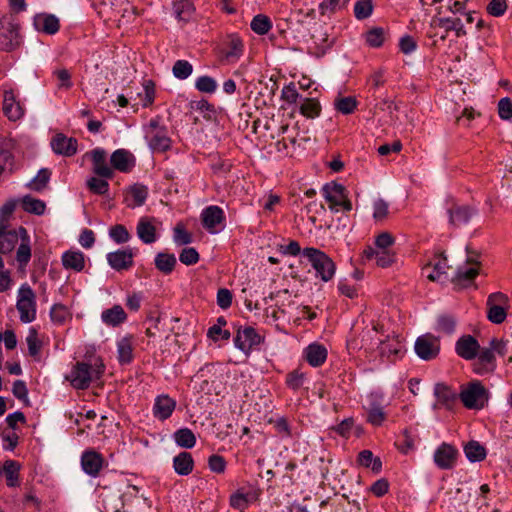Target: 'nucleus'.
<instances>
[{
    "instance_id": "nucleus-1",
    "label": "nucleus",
    "mask_w": 512,
    "mask_h": 512,
    "mask_svg": "<svg viewBox=\"0 0 512 512\" xmlns=\"http://www.w3.org/2000/svg\"><path fill=\"white\" fill-rule=\"evenodd\" d=\"M104 369L105 366L102 362L94 365L77 362L66 376V379L75 389L83 390L88 388L93 380L99 379L104 373Z\"/></svg>"
},
{
    "instance_id": "nucleus-2",
    "label": "nucleus",
    "mask_w": 512,
    "mask_h": 512,
    "mask_svg": "<svg viewBox=\"0 0 512 512\" xmlns=\"http://www.w3.org/2000/svg\"><path fill=\"white\" fill-rule=\"evenodd\" d=\"M302 255L315 270V276L317 278L328 282L334 277L336 264L325 252L317 248L307 247L302 250Z\"/></svg>"
},
{
    "instance_id": "nucleus-3",
    "label": "nucleus",
    "mask_w": 512,
    "mask_h": 512,
    "mask_svg": "<svg viewBox=\"0 0 512 512\" xmlns=\"http://www.w3.org/2000/svg\"><path fill=\"white\" fill-rule=\"evenodd\" d=\"M144 130L148 146L153 152H165L171 148L172 141L168 129L161 124L159 116L151 119Z\"/></svg>"
},
{
    "instance_id": "nucleus-4",
    "label": "nucleus",
    "mask_w": 512,
    "mask_h": 512,
    "mask_svg": "<svg viewBox=\"0 0 512 512\" xmlns=\"http://www.w3.org/2000/svg\"><path fill=\"white\" fill-rule=\"evenodd\" d=\"M19 24L12 15L0 18V50L10 52L20 46Z\"/></svg>"
},
{
    "instance_id": "nucleus-5",
    "label": "nucleus",
    "mask_w": 512,
    "mask_h": 512,
    "mask_svg": "<svg viewBox=\"0 0 512 512\" xmlns=\"http://www.w3.org/2000/svg\"><path fill=\"white\" fill-rule=\"evenodd\" d=\"M20 314V320L23 323H31L36 318V296L28 284H23L18 290L16 303Z\"/></svg>"
},
{
    "instance_id": "nucleus-6",
    "label": "nucleus",
    "mask_w": 512,
    "mask_h": 512,
    "mask_svg": "<svg viewBox=\"0 0 512 512\" xmlns=\"http://www.w3.org/2000/svg\"><path fill=\"white\" fill-rule=\"evenodd\" d=\"M322 192L332 211L338 212L340 208L345 211L352 209V204L347 198L346 189L343 185L335 182L327 183L323 186Z\"/></svg>"
},
{
    "instance_id": "nucleus-7",
    "label": "nucleus",
    "mask_w": 512,
    "mask_h": 512,
    "mask_svg": "<svg viewBox=\"0 0 512 512\" xmlns=\"http://www.w3.org/2000/svg\"><path fill=\"white\" fill-rule=\"evenodd\" d=\"M460 399L469 409H481L486 404L488 396L485 387L479 381H474L461 391Z\"/></svg>"
},
{
    "instance_id": "nucleus-8",
    "label": "nucleus",
    "mask_w": 512,
    "mask_h": 512,
    "mask_svg": "<svg viewBox=\"0 0 512 512\" xmlns=\"http://www.w3.org/2000/svg\"><path fill=\"white\" fill-rule=\"evenodd\" d=\"M161 222L151 216H142L136 225V235L146 245L155 243L159 239L158 228Z\"/></svg>"
},
{
    "instance_id": "nucleus-9",
    "label": "nucleus",
    "mask_w": 512,
    "mask_h": 512,
    "mask_svg": "<svg viewBox=\"0 0 512 512\" xmlns=\"http://www.w3.org/2000/svg\"><path fill=\"white\" fill-rule=\"evenodd\" d=\"M414 350L420 359L433 360L440 352L439 339L432 334L419 336L415 341Z\"/></svg>"
},
{
    "instance_id": "nucleus-10",
    "label": "nucleus",
    "mask_w": 512,
    "mask_h": 512,
    "mask_svg": "<svg viewBox=\"0 0 512 512\" xmlns=\"http://www.w3.org/2000/svg\"><path fill=\"white\" fill-rule=\"evenodd\" d=\"M507 301V296L501 292H495L489 295L487 299V318L495 324H501L506 319V311L502 306Z\"/></svg>"
},
{
    "instance_id": "nucleus-11",
    "label": "nucleus",
    "mask_w": 512,
    "mask_h": 512,
    "mask_svg": "<svg viewBox=\"0 0 512 512\" xmlns=\"http://www.w3.org/2000/svg\"><path fill=\"white\" fill-rule=\"evenodd\" d=\"M263 338L260 336L253 327H244L238 329L236 337L234 338L235 346L248 354L251 349L262 342Z\"/></svg>"
},
{
    "instance_id": "nucleus-12",
    "label": "nucleus",
    "mask_w": 512,
    "mask_h": 512,
    "mask_svg": "<svg viewBox=\"0 0 512 512\" xmlns=\"http://www.w3.org/2000/svg\"><path fill=\"white\" fill-rule=\"evenodd\" d=\"M458 451L448 443H442L434 452V462L436 466L443 470L452 469L457 460Z\"/></svg>"
},
{
    "instance_id": "nucleus-13",
    "label": "nucleus",
    "mask_w": 512,
    "mask_h": 512,
    "mask_svg": "<svg viewBox=\"0 0 512 512\" xmlns=\"http://www.w3.org/2000/svg\"><path fill=\"white\" fill-rule=\"evenodd\" d=\"M449 224L455 228L466 225L477 215V209L466 205H453L447 210Z\"/></svg>"
},
{
    "instance_id": "nucleus-14",
    "label": "nucleus",
    "mask_w": 512,
    "mask_h": 512,
    "mask_svg": "<svg viewBox=\"0 0 512 512\" xmlns=\"http://www.w3.org/2000/svg\"><path fill=\"white\" fill-rule=\"evenodd\" d=\"M480 345L472 335H463L455 343V352L465 360H473L478 355Z\"/></svg>"
},
{
    "instance_id": "nucleus-15",
    "label": "nucleus",
    "mask_w": 512,
    "mask_h": 512,
    "mask_svg": "<svg viewBox=\"0 0 512 512\" xmlns=\"http://www.w3.org/2000/svg\"><path fill=\"white\" fill-rule=\"evenodd\" d=\"M103 465L104 458L100 453L94 450H87L82 453L81 466L87 475L97 477L103 468Z\"/></svg>"
},
{
    "instance_id": "nucleus-16",
    "label": "nucleus",
    "mask_w": 512,
    "mask_h": 512,
    "mask_svg": "<svg viewBox=\"0 0 512 512\" xmlns=\"http://www.w3.org/2000/svg\"><path fill=\"white\" fill-rule=\"evenodd\" d=\"M3 112L10 121H17L24 115V109L12 90L3 92Z\"/></svg>"
},
{
    "instance_id": "nucleus-17",
    "label": "nucleus",
    "mask_w": 512,
    "mask_h": 512,
    "mask_svg": "<svg viewBox=\"0 0 512 512\" xmlns=\"http://www.w3.org/2000/svg\"><path fill=\"white\" fill-rule=\"evenodd\" d=\"M134 254L131 249L117 250L107 254V262L116 271L128 270L133 266Z\"/></svg>"
},
{
    "instance_id": "nucleus-18",
    "label": "nucleus",
    "mask_w": 512,
    "mask_h": 512,
    "mask_svg": "<svg viewBox=\"0 0 512 512\" xmlns=\"http://www.w3.org/2000/svg\"><path fill=\"white\" fill-rule=\"evenodd\" d=\"M92 171L99 177L112 178L113 168L106 161V151L102 148H96L91 151Z\"/></svg>"
},
{
    "instance_id": "nucleus-19",
    "label": "nucleus",
    "mask_w": 512,
    "mask_h": 512,
    "mask_svg": "<svg viewBox=\"0 0 512 512\" xmlns=\"http://www.w3.org/2000/svg\"><path fill=\"white\" fill-rule=\"evenodd\" d=\"M8 226L4 220L0 221V252L3 254L13 251L21 238L19 230L8 229Z\"/></svg>"
},
{
    "instance_id": "nucleus-20",
    "label": "nucleus",
    "mask_w": 512,
    "mask_h": 512,
    "mask_svg": "<svg viewBox=\"0 0 512 512\" xmlns=\"http://www.w3.org/2000/svg\"><path fill=\"white\" fill-rule=\"evenodd\" d=\"M77 140L72 137H67L64 134H57L51 141L52 150L58 154L66 157L73 156L77 152Z\"/></svg>"
},
{
    "instance_id": "nucleus-21",
    "label": "nucleus",
    "mask_w": 512,
    "mask_h": 512,
    "mask_svg": "<svg viewBox=\"0 0 512 512\" xmlns=\"http://www.w3.org/2000/svg\"><path fill=\"white\" fill-rule=\"evenodd\" d=\"M176 408V401L167 394L155 398L153 415L160 421L168 419Z\"/></svg>"
},
{
    "instance_id": "nucleus-22",
    "label": "nucleus",
    "mask_w": 512,
    "mask_h": 512,
    "mask_svg": "<svg viewBox=\"0 0 512 512\" xmlns=\"http://www.w3.org/2000/svg\"><path fill=\"white\" fill-rule=\"evenodd\" d=\"M202 224L211 233L216 232V227L224 220V212L218 206H209L201 214Z\"/></svg>"
},
{
    "instance_id": "nucleus-23",
    "label": "nucleus",
    "mask_w": 512,
    "mask_h": 512,
    "mask_svg": "<svg viewBox=\"0 0 512 512\" xmlns=\"http://www.w3.org/2000/svg\"><path fill=\"white\" fill-rule=\"evenodd\" d=\"M455 18H433L430 23L429 37H438L444 41L449 31L455 29Z\"/></svg>"
},
{
    "instance_id": "nucleus-24",
    "label": "nucleus",
    "mask_w": 512,
    "mask_h": 512,
    "mask_svg": "<svg viewBox=\"0 0 512 512\" xmlns=\"http://www.w3.org/2000/svg\"><path fill=\"white\" fill-rule=\"evenodd\" d=\"M34 26L38 31L55 34L60 28L59 19L53 14L41 13L35 16Z\"/></svg>"
},
{
    "instance_id": "nucleus-25",
    "label": "nucleus",
    "mask_w": 512,
    "mask_h": 512,
    "mask_svg": "<svg viewBox=\"0 0 512 512\" xmlns=\"http://www.w3.org/2000/svg\"><path fill=\"white\" fill-rule=\"evenodd\" d=\"M466 264L469 267L461 266L457 269L456 275L453 278V282L458 284L470 283L478 275V262L475 258L468 256Z\"/></svg>"
},
{
    "instance_id": "nucleus-26",
    "label": "nucleus",
    "mask_w": 512,
    "mask_h": 512,
    "mask_svg": "<svg viewBox=\"0 0 512 512\" xmlns=\"http://www.w3.org/2000/svg\"><path fill=\"white\" fill-rule=\"evenodd\" d=\"M110 162L113 169L128 172L134 166L133 155L124 149H118L111 155Z\"/></svg>"
},
{
    "instance_id": "nucleus-27",
    "label": "nucleus",
    "mask_w": 512,
    "mask_h": 512,
    "mask_svg": "<svg viewBox=\"0 0 512 512\" xmlns=\"http://www.w3.org/2000/svg\"><path fill=\"white\" fill-rule=\"evenodd\" d=\"M434 395L437 398V402L434 404L435 408L439 406L450 408L457 398L456 392L443 383H437L435 385Z\"/></svg>"
},
{
    "instance_id": "nucleus-28",
    "label": "nucleus",
    "mask_w": 512,
    "mask_h": 512,
    "mask_svg": "<svg viewBox=\"0 0 512 512\" xmlns=\"http://www.w3.org/2000/svg\"><path fill=\"white\" fill-rule=\"evenodd\" d=\"M126 319L127 314L121 305H114L109 309L103 310L101 313L102 322L111 327L121 325Z\"/></svg>"
},
{
    "instance_id": "nucleus-29",
    "label": "nucleus",
    "mask_w": 512,
    "mask_h": 512,
    "mask_svg": "<svg viewBox=\"0 0 512 512\" xmlns=\"http://www.w3.org/2000/svg\"><path fill=\"white\" fill-rule=\"evenodd\" d=\"M449 268L447 258L443 254L437 257L434 263H428L423 267V271L427 272V278L431 281H440L442 276L446 274Z\"/></svg>"
},
{
    "instance_id": "nucleus-30",
    "label": "nucleus",
    "mask_w": 512,
    "mask_h": 512,
    "mask_svg": "<svg viewBox=\"0 0 512 512\" xmlns=\"http://www.w3.org/2000/svg\"><path fill=\"white\" fill-rule=\"evenodd\" d=\"M305 358L311 366L318 367L325 362L327 358V350L320 344H310L305 349Z\"/></svg>"
},
{
    "instance_id": "nucleus-31",
    "label": "nucleus",
    "mask_w": 512,
    "mask_h": 512,
    "mask_svg": "<svg viewBox=\"0 0 512 512\" xmlns=\"http://www.w3.org/2000/svg\"><path fill=\"white\" fill-rule=\"evenodd\" d=\"M194 460L188 452H181L173 459V468L178 475L186 476L193 471Z\"/></svg>"
},
{
    "instance_id": "nucleus-32",
    "label": "nucleus",
    "mask_w": 512,
    "mask_h": 512,
    "mask_svg": "<svg viewBox=\"0 0 512 512\" xmlns=\"http://www.w3.org/2000/svg\"><path fill=\"white\" fill-rule=\"evenodd\" d=\"M62 264L65 269L80 272L85 266L84 254L81 251H66L62 255Z\"/></svg>"
},
{
    "instance_id": "nucleus-33",
    "label": "nucleus",
    "mask_w": 512,
    "mask_h": 512,
    "mask_svg": "<svg viewBox=\"0 0 512 512\" xmlns=\"http://www.w3.org/2000/svg\"><path fill=\"white\" fill-rule=\"evenodd\" d=\"M154 263L155 267L160 272H162L165 275H168L174 270L177 264V259L174 254L160 252L156 254Z\"/></svg>"
},
{
    "instance_id": "nucleus-34",
    "label": "nucleus",
    "mask_w": 512,
    "mask_h": 512,
    "mask_svg": "<svg viewBox=\"0 0 512 512\" xmlns=\"http://www.w3.org/2000/svg\"><path fill=\"white\" fill-rule=\"evenodd\" d=\"M21 235V244L19 245L16 253V260L21 266H26L31 258V248L29 245V238L25 228H19Z\"/></svg>"
},
{
    "instance_id": "nucleus-35",
    "label": "nucleus",
    "mask_w": 512,
    "mask_h": 512,
    "mask_svg": "<svg viewBox=\"0 0 512 512\" xmlns=\"http://www.w3.org/2000/svg\"><path fill=\"white\" fill-rule=\"evenodd\" d=\"M173 11L179 21L188 22L192 18L195 8L190 0H179L173 3Z\"/></svg>"
},
{
    "instance_id": "nucleus-36",
    "label": "nucleus",
    "mask_w": 512,
    "mask_h": 512,
    "mask_svg": "<svg viewBox=\"0 0 512 512\" xmlns=\"http://www.w3.org/2000/svg\"><path fill=\"white\" fill-rule=\"evenodd\" d=\"M174 441L182 448L190 449L196 444L195 434L189 428H181L174 432Z\"/></svg>"
},
{
    "instance_id": "nucleus-37",
    "label": "nucleus",
    "mask_w": 512,
    "mask_h": 512,
    "mask_svg": "<svg viewBox=\"0 0 512 512\" xmlns=\"http://www.w3.org/2000/svg\"><path fill=\"white\" fill-rule=\"evenodd\" d=\"M457 320L453 315L441 314L436 320V331L446 335H452L455 332Z\"/></svg>"
},
{
    "instance_id": "nucleus-38",
    "label": "nucleus",
    "mask_w": 512,
    "mask_h": 512,
    "mask_svg": "<svg viewBox=\"0 0 512 512\" xmlns=\"http://www.w3.org/2000/svg\"><path fill=\"white\" fill-rule=\"evenodd\" d=\"M50 177L51 171L48 168H42L27 186L33 191L41 192L47 187Z\"/></svg>"
},
{
    "instance_id": "nucleus-39",
    "label": "nucleus",
    "mask_w": 512,
    "mask_h": 512,
    "mask_svg": "<svg viewBox=\"0 0 512 512\" xmlns=\"http://www.w3.org/2000/svg\"><path fill=\"white\" fill-rule=\"evenodd\" d=\"M118 361L121 364H129L133 359V348L131 340L127 337L122 338L117 343Z\"/></svg>"
},
{
    "instance_id": "nucleus-40",
    "label": "nucleus",
    "mask_w": 512,
    "mask_h": 512,
    "mask_svg": "<svg viewBox=\"0 0 512 512\" xmlns=\"http://www.w3.org/2000/svg\"><path fill=\"white\" fill-rule=\"evenodd\" d=\"M466 457L471 462L481 461L486 457L485 448L477 441H470L464 447Z\"/></svg>"
},
{
    "instance_id": "nucleus-41",
    "label": "nucleus",
    "mask_w": 512,
    "mask_h": 512,
    "mask_svg": "<svg viewBox=\"0 0 512 512\" xmlns=\"http://www.w3.org/2000/svg\"><path fill=\"white\" fill-rule=\"evenodd\" d=\"M21 204L24 211L36 215H42L46 208L44 201L36 199L32 196H24Z\"/></svg>"
},
{
    "instance_id": "nucleus-42",
    "label": "nucleus",
    "mask_w": 512,
    "mask_h": 512,
    "mask_svg": "<svg viewBox=\"0 0 512 512\" xmlns=\"http://www.w3.org/2000/svg\"><path fill=\"white\" fill-rule=\"evenodd\" d=\"M300 113L307 118H315L320 115L321 106L316 99L305 98L299 107Z\"/></svg>"
},
{
    "instance_id": "nucleus-43",
    "label": "nucleus",
    "mask_w": 512,
    "mask_h": 512,
    "mask_svg": "<svg viewBox=\"0 0 512 512\" xmlns=\"http://www.w3.org/2000/svg\"><path fill=\"white\" fill-rule=\"evenodd\" d=\"M403 349V345L398 339L382 341L379 345V351L382 355L388 358L391 356H398Z\"/></svg>"
},
{
    "instance_id": "nucleus-44",
    "label": "nucleus",
    "mask_w": 512,
    "mask_h": 512,
    "mask_svg": "<svg viewBox=\"0 0 512 512\" xmlns=\"http://www.w3.org/2000/svg\"><path fill=\"white\" fill-rule=\"evenodd\" d=\"M250 27L255 33L264 35L270 31L272 23L267 16L259 14L252 19Z\"/></svg>"
},
{
    "instance_id": "nucleus-45",
    "label": "nucleus",
    "mask_w": 512,
    "mask_h": 512,
    "mask_svg": "<svg viewBox=\"0 0 512 512\" xmlns=\"http://www.w3.org/2000/svg\"><path fill=\"white\" fill-rule=\"evenodd\" d=\"M3 471L6 476L7 485L15 487L18 485L19 465L16 461L8 460L4 463Z\"/></svg>"
},
{
    "instance_id": "nucleus-46",
    "label": "nucleus",
    "mask_w": 512,
    "mask_h": 512,
    "mask_svg": "<svg viewBox=\"0 0 512 512\" xmlns=\"http://www.w3.org/2000/svg\"><path fill=\"white\" fill-rule=\"evenodd\" d=\"M109 237L117 244H124L131 239V234L124 225L116 224L110 227Z\"/></svg>"
},
{
    "instance_id": "nucleus-47",
    "label": "nucleus",
    "mask_w": 512,
    "mask_h": 512,
    "mask_svg": "<svg viewBox=\"0 0 512 512\" xmlns=\"http://www.w3.org/2000/svg\"><path fill=\"white\" fill-rule=\"evenodd\" d=\"M107 178L91 177L86 181L87 188L90 192L97 195H105L109 190Z\"/></svg>"
},
{
    "instance_id": "nucleus-48",
    "label": "nucleus",
    "mask_w": 512,
    "mask_h": 512,
    "mask_svg": "<svg viewBox=\"0 0 512 512\" xmlns=\"http://www.w3.org/2000/svg\"><path fill=\"white\" fill-rule=\"evenodd\" d=\"M50 317L53 323L62 325L70 318V313L66 306L55 304L50 310Z\"/></svg>"
},
{
    "instance_id": "nucleus-49",
    "label": "nucleus",
    "mask_w": 512,
    "mask_h": 512,
    "mask_svg": "<svg viewBox=\"0 0 512 512\" xmlns=\"http://www.w3.org/2000/svg\"><path fill=\"white\" fill-rule=\"evenodd\" d=\"M334 106L342 114L348 115L355 110L357 101L354 97L351 96L336 98L334 101Z\"/></svg>"
},
{
    "instance_id": "nucleus-50",
    "label": "nucleus",
    "mask_w": 512,
    "mask_h": 512,
    "mask_svg": "<svg viewBox=\"0 0 512 512\" xmlns=\"http://www.w3.org/2000/svg\"><path fill=\"white\" fill-rule=\"evenodd\" d=\"M373 11V4L371 0H359L354 6V15L358 20L368 18Z\"/></svg>"
},
{
    "instance_id": "nucleus-51",
    "label": "nucleus",
    "mask_w": 512,
    "mask_h": 512,
    "mask_svg": "<svg viewBox=\"0 0 512 512\" xmlns=\"http://www.w3.org/2000/svg\"><path fill=\"white\" fill-rule=\"evenodd\" d=\"M26 342H27L29 354L34 358L38 357L40 350H41L42 343L38 339V333L34 328H31L29 330V333L26 337Z\"/></svg>"
},
{
    "instance_id": "nucleus-52",
    "label": "nucleus",
    "mask_w": 512,
    "mask_h": 512,
    "mask_svg": "<svg viewBox=\"0 0 512 512\" xmlns=\"http://www.w3.org/2000/svg\"><path fill=\"white\" fill-rule=\"evenodd\" d=\"M129 194L131 195L134 205L141 206L145 203L148 196V189L142 184H134L129 188Z\"/></svg>"
},
{
    "instance_id": "nucleus-53",
    "label": "nucleus",
    "mask_w": 512,
    "mask_h": 512,
    "mask_svg": "<svg viewBox=\"0 0 512 512\" xmlns=\"http://www.w3.org/2000/svg\"><path fill=\"white\" fill-rule=\"evenodd\" d=\"M172 71L176 78L184 80L192 74L193 67L186 60H177L173 65Z\"/></svg>"
},
{
    "instance_id": "nucleus-54",
    "label": "nucleus",
    "mask_w": 512,
    "mask_h": 512,
    "mask_svg": "<svg viewBox=\"0 0 512 512\" xmlns=\"http://www.w3.org/2000/svg\"><path fill=\"white\" fill-rule=\"evenodd\" d=\"M349 0H322L319 4L321 14L334 13L335 11L344 8Z\"/></svg>"
},
{
    "instance_id": "nucleus-55",
    "label": "nucleus",
    "mask_w": 512,
    "mask_h": 512,
    "mask_svg": "<svg viewBox=\"0 0 512 512\" xmlns=\"http://www.w3.org/2000/svg\"><path fill=\"white\" fill-rule=\"evenodd\" d=\"M195 87L203 93H213L217 88V82L210 76H201L195 82Z\"/></svg>"
},
{
    "instance_id": "nucleus-56",
    "label": "nucleus",
    "mask_w": 512,
    "mask_h": 512,
    "mask_svg": "<svg viewBox=\"0 0 512 512\" xmlns=\"http://www.w3.org/2000/svg\"><path fill=\"white\" fill-rule=\"evenodd\" d=\"M366 42L372 47H380L384 42V30L380 27L373 28L366 33Z\"/></svg>"
},
{
    "instance_id": "nucleus-57",
    "label": "nucleus",
    "mask_w": 512,
    "mask_h": 512,
    "mask_svg": "<svg viewBox=\"0 0 512 512\" xmlns=\"http://www.w3.org/2000/svg\"><path fill=\"white\" fill-rule=\"evenodd\" d=\"M173 240L178 245H187L192 242V236L182 224H177L173 229Z\"/></svg>"
},
{
    "instance_id": "nucleus-58",
    "label": "nucleus",
    "mask_w": 512,
    "mask_h": 512,
    "mask_svg": "<svg viewBox=\"0 0 512 512\" xmlns=\"http://www.w3.org/2000/svg\"><path fill=\"white\" fill-rule=\"evenodd\" d=\"M179 260L184 265H194L199 261V253L193 247L184 248L180 252Z\"/></svg>"
},
{
    "instance_id": "nucleus-59",
    "label": "nucleus",
    "mask_w": 512,
    "mask_h": 512,
    "mask_svg": "<svg viewBox=\"0 0 512 512\" xmlns=\"http://www.w3.org/2000/svg\"><path fill=\"white\" fill-rule=\"evenodd\" d=\"M304 381H305V374L299 370H294V371L290 372L289 374H287V377H286L287 385L293 390H297L300 387H302L304 384Z\"/></svg>"
},
{
    "instance_id": "nucleus-60",
    "label": "nucleus",
    "mask_w": 512,
    "mask_h": 512,
    "mask_svg": "<svg viewBox=\"0 0 512 512\" xmlns=\"http://www.w3.org/2000/svg\"><path fill=\"white\" fill-rule=\"evenodd\" d=\"M375 262L381 268H387L395 262V254L389 250H378Z\"/></svg>"
},
{
    "instance_id": "nucleus-61",
    "label": "nucleus",
    "mask_w": 512,
    "mask_h": 512,
    "mask_svg": "<svg viewBox=\"0 0 512 512\" xmlns=\"http://www.w3.org/2000/svg\"><path fill=\"white\" fill-rule=\"evenodd\" d=\"M498 114L503 120H510L512 118V101L508 97H504L498 102Z\"/></svg>"
},
{
    "instance_id": "nucleus-62",
    "label": "nucleus",
    "mask_w": 512,
    "mask_h": 512,
    "mask_svg": "<svg viewBox=\"0 0 512 512\" xmlns=\"http://www.w3.org/2000/svg\"><path fill=\"white\" fill-rule=\"evenodd\" d=\"M506 9V0H491L487 6V12L494 17L502 16Z\"/></svg>"
},
{
    "instance_id": "nucleus-63",
    "label": "nucleus",
    "mask_w": 512,
    "mask_h": 512,
    "mask_svg": "<svg viewBox=\"0 0 512 512\" xmlns=\"http://www.w3.org/2000/svg\"><path fill=\"white\" fill-rule=\"evenodd\" d=\"M388 214V203L383 199H377L373 204V218L383 220Z\"/></svg>"
},
{
    "instance_id": "nucleus-64",
    "label": "nucleus",
    "mask_w": 512,
    "mask_h": 512,
    "mask_svg": "<svg viewBox=\"0 0 512 512\" xmlns=\"http://www.w3.org/2000/svg\"><path fill=\"white\" fill-rule=\"evenodd\" d=\"M374 243L378 250H388L394 244V238L390 233L382 232L376 237Z\"/></svg>"
}]
</instances>
